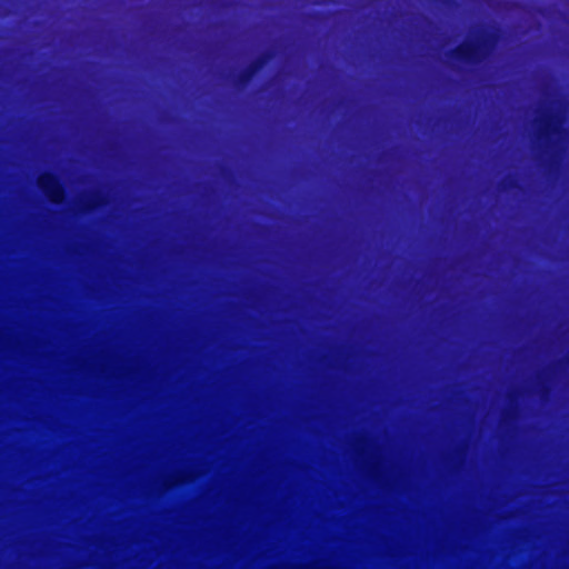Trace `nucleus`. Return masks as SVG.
<instances>
[{"label": "nucleus", "instance_id": "nucleus-1", "mask_svg": "<svg viewBox=\"0 0 569 569\" xmlns=\"http://www.w3.org/2000/svg\"><path fill=\"white\" fill-rule=\"evenodd\" d=\"M493 44V37L486 36L478 41H468L457 46L450 51L449 57L461 64L478 67L489 57Z\"/></svg>", "mask_w": 569, "mask_h": 569}, {"label": "nucleus", "instance_id": "nucleus-8", "mask_svg": "<svg viewBox=\"0 0 569 569\" xmlns=\"http://www.w3.org/2000/svg\"><path fill=\"white\" fill-rule=\"evenodd\" d=\"M268 59H269L268 54H260L259 57L253 59L247 67H248V69H250V71L253 74L257 76L262 70V68L266 66V63L268 62Z\"/></svg>", "mask_w": 569, "mask_h": 569}, {"label": "nucleus", "instance_id": "nucleus-4", "mask_svg": "<svg viewBox=\"0 0 569 569\" xmlns=\"http://www.w3.org/2000/svg\"><path fill=\"white\" fill-rule=\"evenodd\" d=\"M256 74H253L248 67L242 69L239 74L236 77L234 86L238 89H244L247 88L250 82L253 80Z\"/></svg>", "mask_w": 569, "mask_h": 569}, {"label": "nucleus", "instance_id": "nucleus-7", "mask_svg": "<svg viewBox=\"0 0 569 569\" xmlns=\"http://www.w3.org/2000/svg\"><path fill=\"white\" fill-rule=\"evenodd\" d=\"M268 59H269L268 54H260L259 57L253 59L247 67H248V69H250V71L253 74L257 76L262 70V68L266 66V63L268 62Z\"/></svg>", "mask_w": 569, "mask_h": 569}, {"label": "nucleus", "instance_id": "nucleus-11", "mask_svg": "<svg viewBox=\"0 0 569 569\" xmlns=\"http://www.w3.org/2000/svg\"><path fill=\"white\" fill-rule=\"evenodd\" d=\"M268 59H269L268 54H260L259 57L253 59L247 67H248V69H250V71L253 74L257 76L262 70V68L266 66V63L268 62Z\"/></svg>", "mask_w": 569, "mask_h": 569}, {"label": "nucleus", "instance_id": "nucleus-3", "mask_svg": "<svg viewBox=\"0 0 569 569\" xmlns=\"http://www.w3.org/2000/svg\"><path fill=\"white\" fill-rule=\"evenodd\" d=\"M565 133L560 118L557 113L546 112L539 121L538 138L548 146L553 144V138H560Z\"/></svg>", "mask_w": 569, "mask_h": 569}, {"label": "nucleus", "instance_id": "nucleus-13", "mask_svg": "<svg viewBox=\"0 0 569 569\" xmlns=\"http://www.w3.org/2000/svg\"><path fill=\"white\" fill-rule=\"evenodd\" d=\"M435 3L447 4L450 0H432Z\"/></svg>", "mask_w": 569, "mask_h": 569}, {"label": "nucleus", "instance_id": "nucleus-5", "mask_svg": "<svg viewBox=\"0 0 569 569\" xmlns=\"http://www.w3.org/2000/svg\"><path fill=\"white\" fill-rule=\"evenodd\" d=\"M256 74H253L248 67L242 69L239 74L236 77L234 86L238 89H244L247 88L250 82L253 80Z\"/></svg>", "mask_w": 569, "mask_h": 569}, {"label": "nucleus", "instance_id": "nucleus-12", "mask_svg": "<svg viewBox=\"0 0 569 569\" xmlns=\"http://www.w3.org/2000/svg\"><path fill=\"white\" fill-rule=\"evenodd\" d=\"M98 203H99V202H98V198H97V199L92 200V201L87 206V208H88V209H92V208H94Z\"/></svg>", "mask_w": 569, "mask_h": 569}, {"label": "nucleus", "instance_id": "nucleus-9", "mask_svg": "<svg viewBox=\"0 0 569 569\" xmlns=\"http://www.w3.org/2000/svg\"><path fill=\"white\" fill-rule=\"evenodd\" d=\"M268 59H269L268 54H260L259 57L253 59L247 67H248V69H250V71L253 74L257 76L262 70V68L266 66V63L268 62Z\"/></svg>", "mask_w": 569, "mask_h": 569}, {"label": "nucleus", "instance_id": "nucleus-6", "mask_svg": "<svg viewBox=\"0 0 569 569\" xmlns=\"http://www.w3.org/2000/svg\"><path fill=\"white\" fill-rule=\"evenodd\" d=\"M268 59H269L268 54H260L259 57L253 59L247 67H248V69H250V71L253 74L257 76L262 70V68L266 66V63L268 62Z\"/></svg>", "mask_w": 569, "mask_h": 569}, {"label": "nucleus", "instance_id": "nucleus-14", "mask_svg": "<svg viewBox=\"0 0 569 569\" xmlns=\"http://www.w3.org/2000/svg\"><path fill=\"white\" fill-rule=\"evenodd\" d=\"M507 187H510V188L516 187V182H515V180H510V181H508Z\"/></svg>", "mask_w": 569, "mask_h": 569}, {"label": "nucleus", "instance_id": "nucleus-10", "mask_svg": "<svg viewBox=\"0 0 569 569\" xmlns=\"http://www.w3.org/2000/svg\"><path fill=\"white\" fill-rule=\"evenodd\" d=\"M268 59H269L268 54H260L259 57L253 59L247 67H248V69H250V71L253 74L257 76L262 70V68L266 66V63L268 62Z\"/></svg>", "mask_w": 569, "mask_h": 569}, {"label": "nucleus", "instance_id": "nucleus-2", "mask_svg": "<svg viewBox=\"0 0 569 569\" xmlns=\"http://www.w3.org/2000/svg\"><path fill=\"white\" fill-rule=\"evenodd\" d=\"M38 187L53 204H62L67 199L66 188L52 172H44L38 178Z\"/></svg>", "mask_w": 569, "mask_h": 569}]
</instances>
